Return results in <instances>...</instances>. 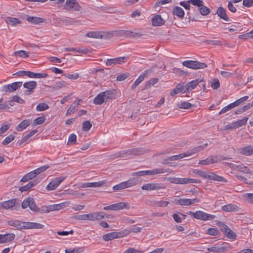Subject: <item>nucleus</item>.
<instances>
[{"label": "nucleus", "mask_w": 253, "mask_h": 253, "mask_svg": "<svg viewBox=\"0 0 253 253\" xmlns=\"http://www.w3.org/2000/svg\"><path fill=\"white\" fill-rule=\"evenodd\" d=\"M147 152V150L144 148H137L123 150L117 152L113 155V158H117L119 157H127L131 155L137 156L143 154Z\"/></svg>", "instance_id": "nucleus-1"}, {"label": "nucleus", "mask_w": 253, "mask_h": 253, "mask_svg": "<svg viewBox=\"0 0 253 253\" xmlns=\"http://www.w3.org/2000/svg\"><path fill=\"white\" fill-rule=\"evenodd\" d=\"M105 213L103 212H96L86 214L78 215L74 216V218L81 220L94 221L105 218Z\"/></svg>", "instance_id": "nucleus-2"}, {"label": "nucleus", "mask_w": 253, "mask_h": 253, "mask_svg": "<svg viewBox=\"0 0 253 253\" xmlns=\"http://www.w3.org/2000/svg\"><path fill=\"white\" fill-rule=\"evenodd\" d=\"M113 93L110 90H106L99 93L94 99L93 103L96 105H101L107 102L113 97Z\"/></svg>", "instance_id": "nucleus-3"}, {"label": "nucleus", "mask_w": 253, "mask_h": 253, "mask_svg": "<svg viewBox=\"0 0 253 253\" xmlns=\"http://www.w3.org/2000/svg\"><path fill=\"white\" fill-rule=\"evenodd\" d=\"M188 214L196 219L203 220H212L215 217L214 215L210 214L201 211H196L195 212L190 211Z\"/></svg>", "instance_id": "nucleus-4"}, {"label": "nucleus", "mask_w": 253, "mask_h": 253, "mask_svg": "<svg viewBox=\"0 0 253 253\" xmlns=\"http://www.w3.org/2000/svg\"><path fill=\"white\" fill-rule=\"evenodd\" d=\"M230 247L228 243L224 242L221 245H216L213 247L208 248V251L209 252L223 253L230 249Z\"/></svg>", "instance_id": "nucleus-5"}, {"label": "nucleus", "mask_w": 253, "mask_h": 253, "mask_svg": "<svg viewBox=\"0 0 253 253\" xmlns=\"http://www.w3.org/2000/svg\"><path fill=\"white\" fill-rule=\"evenodd\" d=\"M64 9L67 10L79 11L81 7L76 0H66L64 5Z\"/></svg>", "instance_id": "nucleus-6"}, {"label": "nucleus", "mask_w": 253, "mask_h": 253, "mask_svg": "<svg viewBox=\"0 0 253 253\" xmlns=\"http://www.w3.org/2000/svg\"><path fill=\"white\" fill-rule=\"evenodd\" d=\"M165 188V186L162 183H146L142 186V189L147 191L158 190Z\"/></svg>", "instance_id": "nucleus-7"}, {"label": "nucleus", "mask_w": 253, "mask_h": 253, "mask_svg": "<svg viewBox=\"0 0 253 253\" xmlns=\"http://www.w3.org/2000/svg\"><path fill=\"white\" fill-rule=\"evenodd\" d=\"M21 230H28L32 229H42L44 225L35 222L22 221Z\"/></svg>", "instance_id": "nucleus-8"}, {"label": "nucleus", "mask_w": 253, "mask_h": 253, "mask_svg": "<svg viewBox=\"0 0 253 253\" xmlns=\"http://www.w3.org/2000/svg\"><path fill=\"white\" fill-rule=\"evenodd\" d=\"M65 178V176H61L55 178L48 183L46 186V189L48 190H55Z\"/></svg>", "instance_id": "nucleus-9"}, {"label": "nucleus", "mask_w": 253, "mask_h": 253, "mask_svg": "<svg viewBox=\"0 0 253 253\" xmlns=\"http://www.w3.org/2000/svg\"><path fill=\"white\" fill-rule=\"evenodd\" d=\"M16 201V199H12L8 201L2 202L0 203V208L5 210H8L12 208L15 206Z\"/></svg>", "instance_id": "nucleus-10"}, {"label": "nucleus", "mask_w": 253, "mask_h": 253, "mask_svg": "<svg viewBox=\"0 0 253 253\" xmlns=\"http://www.w3.org/2000/svg\"><path fill=\"white\" fill-rule=\"evenodd\" d=\"M121 232H110L102 236L103 239L105 241H109L114 239L123 237Z\"/></svg>", "instance_id": "nucleus-11"}, {"label": "nucleus", "mask_w": 253, "mask_h": 253, "mask_svg": "<svg viewBox=\"0 0 253 253\" xmlns=\"http://www.w3.org/2000/svg\"><path fill=\"white\" fill-rule=\"evenodd\" d=\"M218 161L217 156H210L209 157L205 160H200L199 162V164L202 165H208L216 163Z\"/></svg>", "instance_id": "nucleus-12"}, {"label": "nucleus", "mask_w": 253, "mask_h": 253, "mask_svg": "<svg viewBox=\"0 0 253 253\" xmlns=\"http://www.w3.org/2000/svg\"><path fill=\"white\" fill-rule=\"evenodd\" d=\"M39 180L37 179H35L32 181H30L26 185L21 186L19 188V190L22 192L28 191L30 190L32 188L36 186L39 182Z\"/></svg>", "instance_id": "nucleus-13"}, {"label": "nucleus", "mask_w": 253, "mask_h": 253, "mask_svg": "<svg viewBox=\"0 0 253 253\" xmlns=\"http://www.w3.org/2000/svg\"><path fill=\"white\" fill-rule=\"evenodd\" d=\"M128 56L120 57L113 59H107L106 63H121L128 61Z\"/></svg>", "instance_id": "nucleus-14"}, {"label": "nucleus", "mask_w": 253, "mask_h": 253, "mask_svg": "<svg viewBox=\"0 0 253 253\" xmlns=\"http://www.w3.org/2000/svg\"><path fill=\"white\" fill-rule=\"evenodd\" d=\"M120 35L125 36L126 37H140L142 36L139 33L132 32L128 30H120L119 31Z\"/></svg>", "instance_id": "nucleus-15"}, {"label": "nucleus", "mask_w": 253, "mask_h": 253, "mask_svg": "<svg viewBox=\"0 0 253 253\" xmlns=\"http://www.w3.org/2000/svg\"><path fill=\"white\" fill-rule=\"evenodd\" d=\"M15 237L13 233L6 234L4 235H0V243H4L12 241Z\"/></svg>", "instance_id": "nucleus-16"}, {"label": "nucleus", "mask_w": 253, "mask_h": 253, "mask_svg": "<svg viewBox=\"0 0 253 253\" xmlns=\"http://www.w3.org/2000/svg\"><path fill=\"white\" fill-rule=\"evenodd\" d=\"M152 25L154 26H160L165 24V20L161 15H156L152 19Z\"/></svg>", "instance_id": "nucleus-17"}, {"label": "nucleus", "mask_w": 253, "mask_h": 253, "mask_svg": "<svg viewBox=\"0 0 253 253\" xmlns=\"http://www.w3.org/2000/svg\"><path fill=\"white\" fill-rule=\"evenodd\" d=\"M208 144L206 143L203 145L199 146L190 149L185 153V155H186V157L190 156L193 154H194L203 149H204L206 146H207Z\"/></svg>", "instance_id": "nucleus-18"}, {"label": "nucleus", "mask_w": 253, "mask_h": 253, "mask_svg": "<svg viewBox=\"0 0 253 253\" xmlns=\"http://www.w3.org/2000/svg\"><path fill=\"white\" fill-rule=\"evenodd\" d=\"M37 86V83L36 81H32L28 82H26L23 84V86L28 89V91L30 93H33L34 89Z\"/></svg>", "instance_id": "nucleus-19"}, {"label": "nucleus", "mask_w": 253, "mask_h": 253, "mask_svg": "<svg viewBox=\"0 0 253 253\" xmlns=\"http://www.w3.org/2000/svg\"><path fill=\"white\" fill-rule=\"evenodd\" d=\"M216 14L220 18L226 21H229V18L227 15L226 10L222 7L218 8L216 11Z\"/></svg>", "instance_id": "nucleus-20"}, {"label": "nucleus", "mask_w": 253, "mask_h": 253, "mask_svg": "<svg viewBox=\"0 0 253 253\" xmlns=\"http://www.w3.org/2000/svg\"><path fill=\"white\" fill-rule=\"evenodd\" d=\"M26 19L29 22L35 24H39L45 21V19L44 18L31 16H28Z\"/></svg>", "instance_id": "nucleus-21"}, {"label": "nucleus", "mask_w": 253, "mask_h": 253, "mask_svg": "<svg viewBox=\"0 0 253 253\" xmlns=\"http://www.w3.org/2000/svg\"><path fill=\"white\" fill-rule=\"evenodd\" d=\"M221 209L226 212H232L238 211L239 208L236 205L230 204L222 206Z\"/></svg>", "instance_id": "nucleus-22"}, {"label": "nucleus", "mask_w": 253, "mask_h": 253, "mask_svg": "<svg viewBox=\"0 0 253 253\" xmlns=\"http://www.w3.org/2000/svg\"><path fill=\"white\" fill-rule=\"evenodd\" d=\"M248 118L245 117L242 119L239 120L236 122H233L231 123V127L234 128V129L240 127L247 124L248 121Z\"/></svg>", "instance_id": "nucleus-23"}, {"label": "nucleus", "mask_w": 253, "mask_h": 253, "mask_svg": "<svg viewBox=\"0 0 253 253\" xmlns=\"http://www.w3.org/2000/svg\"><path fill=\"white\" fill-rule=\"evenodd\" d=\"M22 221L16 219H11L7 221L8 225L13 226L17 229L21 230Z\"/></svg>", "instance_id": "nucleus-24"}, {"label": "nucleus", "mask_w": 253, "mask_h": 253, "mask_svg": "<svg viewBox=\"0 0 253 253\" xmlns=\"http://www.w3.org/2000/svg\"><path fill=\"white\" fill-rule=\"evenodd\" d=\"M113 211H119L124 209H129L130 205L128 203L120 202L113 204Z\"/></svg>", "instance_id": "nucleus-25"}, {"label": "nucleus", "mask_w": 253, "mask_h": 253, "mask_svg": "<svg viewBox=\"0 0 253 253\" xmlns=\"http://www.w3.org/2000/svg\"><path fill=\"white\" fill-rule=\"evenodd\" d=\"M232 165V167L235 169L239 170L242 172L244 173H251V171L249 169L248 167L244 166L243 164H241L239 165H236L235 164H231Z\"/></svg>", "instance_id": "nucleus-26"}, {"label": "nucleus", "mask_w": 253, "mask_h": 253, "mask_svg": "<svg viewBox=\"0 0 253 253\" xmlns=\"http://www.w3.org/2000/svg\"><path fill=\"white\" fill-rule=\"evenodd\" d=\"M165 169H156L153 170H145V175H155L156 174L164 173L167 172Z\"/></svg>", "instance_id": "nucleus-27"}, {"label": "nucleus", "mask_w": 253, "mask_h": 253, "mask_svg": "<svg viewBox=\"0 0 253 253\" xmlns=\"http://www.w3.org/2000/svg\"><path fill=\"white\" fill-rule=\"evenodd\" d=\"M240 153L246 156H250L253 154V146L249 145L240 149Z\"/></svg>", "instance_id": "nucleus-28"}, {"label": "nucleus", "mask_w": 253, "mask_h": 253, "mask_svg": "<svg viewBox=\"0 0 253 253\" xmlns=\"http://www.w3.org/2000/svg\"><path fill=\"white\" fill-rule=\"evenodd\" d=\"M200 82L201 81H199L198 80H195L189 82L185 85L186 89L184 91L188 92L194 89Z\"/></svg>", "instance_id": "nucleus-29"}, {"label": "nucleus", "mask_w": 253, "mask_h": 253, "mask_svg": "<svg viewBox=\"0 0 253 253\" xmlns=\"http://www.w3.org/2000/svg\"><path fill=\"white\" fill-rule=\"evenodd\" d=\"M124 182L125 183L126 188H129L133 186L136 185L140 182V180L137 177H132L129 179L128 180Z\"/></svg>", "instance_id": "nucleus-30"}, {"label": "nucleus", "mask_w": 253, "mask_h": 253, "mask_svg": "<svg viewBox=\"0 0 253 253\" xmlns=\"http://www.w3.org/2000/svg\"><path fill=\"white\" fill-rule=\"evenodd\" d=\"M103 185V182H86L83 183L81 187L82 188H87V187H98L101 186Z\"/></svg>", "instance_id": "nucleus-31"}, {"label": "nucleus", "mask_w": 253, "mask_h": 253, "mask_svg": "<svg viewBox=\"0 0 253 253\" xmlns=\"http://www.w3.org/2000/svg\"><path fill=\"white\" fill-rule=\"evenodd\" d=\"M173 13L180 18H182L184 15V11L183 9L179 6H175L173 9Z\"/></svg>", "instance_id": "nucleus-32"}, {"label": "nucleus", "mask_w": 253, "mask_h": 253, "mask_svg": "<svg viewBox=\"0 0 253 253\" xmlns=\"http://www.w3.org/2000/svg\"><path fill=\"white\" fill-rule=\"evenodd\" d=\"M152 72L151 70H147L145 71L144 73L141 74L138 79L135 81L136 84L139 85L145 79V77H147L149 74Z\"/></svg>", "instance_id": "nucleus-33"}, {"label": "nucleus", "mask_w": 253, "mask_h": 253, "mask_svg": "<svg viewBox=\"0 0 253 253\" xmlns=\"http://www.w3.org/2000/svg\"><path fill=\"white\" fill-rule=\"evenodd\" d=\"M6 21L8 24L12 26H15L17 24L21 23V21L19 19L11 17H7Z\"/></svg>", "instance_id": "nucleus-34"}, {"label": "nucleus", "mask_w": 253, "mask_h": 253, "mask_svg": "<svg viewBox=\"0 0 253 253\" xmlns=\"http://www.w3.org/2000/svg\"><path fill=\"white\" fill-rule=\"evenodd\" d=\"M29 125L30 121L29 120H24L17 126L16 129L19 131H22L29 126Z\"/></svg>", "instance_id": "nucleus-35"}, {"label": "nucleus", "mask_w": 253, "mask_h": 253, "mask_svg": "<svg viewBox=\"0 0 253 253\" xmlns=\"http://www.w3.org/2000/svg\"><path fill=\"white\" fill-rule=\"evenodd\" d=\"M79 104V103L78 102L74 101L70 106L69 108L67 110L66 112V115H70L74 113L76 111H77V109L76 108V107L78 106Z\"/></svg>", "instance_id": "nucleus-36"}, {"label": "nucleus", "mask_w": 253, "mask_h": 253, "mask_svg": "<svg viewBox=\"0 0 253 253\" xmlns=\"http://www.w3.org/2000/svg\"><path fill=\"white\" fill-rule=\"evenodd\" d=\"M175 203L176 205H180L182 206H189L190 205V201L189 199L180 198L175 200Z\"/></svg>", "instance_id": "nucleus-37"}, {"label": "nucleus", "mask_w": 253, "mask_h": 253, "mask_svg": "<svg viewBox=\"0 0 253 253\" xmlns=\"http://www.w3.org/2000/svg\"><path fill=\"white\" fill-rule=\"evenodd\" d=\"M225 230L223 232L224 234L228 237L230 239H235L236 237V234L232 231L229 227L228 226L227 227H225Z\"/></svg>", "instance_id": "nucleus-38"}, {"label": "nucleus", "mask_w": 253, "mask_h": 253, "mask_svg": "<svg viewBox=\"0 0 253 253\" xmlns=\"http://www.w3.org/2000/svg\"><path fill=\"white\" fill-rule=\"evenodd\" d=\"M14 102H16L21 104L25 103L24 100L22 98L17 95H15L12 97V99L9 102V105L13 106Z\"/></svg>", "instance_id": "nucleus-39"}, {"label": "nucleus", "mask_w": 253, "mask_h": 253, "mask_svg": "<svg viewBox=\"0 0 253 253\" xmlns=\"http://www.w3.org/2000/svg\"><path fill=\"white\" fill-rule=\"evenodd\" d=\"M186 157V155L184 153L179 154L168 157L166 160V161H176L178 160Z\"/></svg>", "instance_id": "nucleus-40"}, {"label": "nucleus", "mask_w": 253, "mask_h": 253, "mask_svg": "<svg viewBox=\"0 0 253 253\" xmlns=\"http://www.w3.org/2000/svg\"><path fill=\"white\" fill-rule=\"evenodd\" d=\"M194 105L187 101L181 102L177 104V107L178 108L184 109H190Z\"/></svg>", "instance_id": "nucleus-41"}, {"label": "nucleus", "mask_w": 253, "mask_h": 253, "mask_svg": "<svg viewBox=\"0 0 253 253\" xmlns=\"http://www.w3.org/2000/svg\"><path fill=\"white\" fill-rule=\"evenodd\" d=\"M67 85V84L66 82L63 81H59L58 82H55L53 86L52 87L55 89H59L62 87L66 86Z\"/></svg>", "instance_id": "nucleus-42"}, {"label": "nucleus", "mask_w": 253, "mask_h": 253, "mask_svg": "<svg viewBox=\"0 0 253 253\" xmlns=\"http://www.w3.org/2000/svg\"><path fill=\"white\" fill-rule=\"evenodd\" d=\"M249 98L248 96H245L243 97H241L237 100H236L235 102L232 103V104L233 105L234 108L236 107H237L241 105V104L245 102L246 101H247Z\"/></svg>", "instance_id": "nucleus-43"}, {"label": "nucleus", "mask_w": 253, "mask_h": 253, "mask_svg": "<svg viewBox=\"0 0 253 253\" xmlns=\"http://www.w3.org/2000/svg\"><path fill=\"white\" fill-rule=\"evenodd\" d=\"M188 68L193 69H203L207 67V64H183Z\"/></svg>", "instance_id": "nucleus-44"}, {"label": "nucleus", "mask_w": 253, "mask_h": 253, "mask_svg": "<svg viewBox=\"0 0 253 253\" xmlns=\"http://www.w3.org/2000/svg\"><path fill=\"white\" fill-rule=\"evenodd\" d=\"M14 54L16 57H19L23 58H25L29 56V53L22 50L15 51L14 52Z\"/></svg>", "instance_id": "nucleus-45"}, {"label": "nucleus", "mask_w": 253, "mask_h": 253, "mask_svg": "<svg viewBox=\"0 0 253 253\" xmlns=\"http://www.w3.org/2000/svg\"><path fill=\"white\" fill-rule=\"evenodd\" d=\"M198 10L202 15H207L210 13V9L203 4L199 8Z\"/></svg>", "instance_id": "nucleus-46"}, {"label": "nucleus", "mask_w": 253, "mask_h": 253, "mask_svg": "<svg viewBox=\"0 0 253 253\" xmlns=\"http://www.w3.org/2000/svg\"><path fill=\"white\" fill-rule=\"evenodd\" d=\"M183 90L184 87L182 85L179 84L173 89L170 95L172 96H174L175 95L182 91Z\"/></svg>", "instance_id": "nucleus-47"}, {"label": "nucleus", "mask_w": 253, "mask_h": 253, "mask_svg": "<svg viewBox=\"0 0 253 253\" xmlns=\"http://www.w3.org/2000/svg\"><path fill=\"white\" fill-rule=\"evenodd\" d=\"M126 188L125 182H121L113 187V189L115 191H118Z\"/></svg>", "instance_id": "nucleus-48"}, {"label": "nucleus", "mask_w": 253, "mask_h": 253, "mask_svg": "<svg viewBox=\"0 0 253 253\" xmlns=\"http://www.w3.org/2000/svg\"><path fill=\"white\" fill-rule=\"evenodd\" d=\"M49 108L48 105L45 103H41L37 105L36 110L38 111H42Z\"/></svg>", "instance_id": "nucleus-49"}, {"label": "nucleus", "mask_w": 253, "mask_h": 253, "mask_svg": "<svg viewBox=\"0 0 253 253\" xmlns=\"http://www.w3.org/2000/svg\"><path fill=\"white\" fill-rule=\"evenodd\" d=\"M86 36L92 38H101L102 35L97 32H90L86 34Z\"/></svg>", "instance_id": "nucleus-50"}, {"label": "nucleus", "mask_w": 253, "mask_h": 253, "mask_svg": "<svg viewBox=\"0 0 253 253\" xmlns=\"http://www.w3.org/2000/svg\"><path fill=\"white\" fill-rule=\"evenodd\" d=\"M193 172L194 174L198 175L199 176L202 177L204 178H207V177L208 176V173L204 171H202V170H198V169H194L193 170Z\"/></svg>", "instance_id": "nucleus-51"}, {"label": "nucleus", "mask_w": 253, "mask_h": 253, "mask_svg": "<svg viewBox=\"0 0 253 253\" xmlns=\"http://www.w3.org/2000/svg\"><path fill=\"white\" fill-rule=\"evenodd\" d=\"M92 126V124L89 121H84L83 123L82 129L84 131H88Z\"/></svg>", "instance_id": "nucleus-52"}, {"label": "nucleus", "mask_w": 253, "mask_h": 253, "mask_svg": "<svg viewBox=\"0 0 253 253\" xmlns=\"http://www.w3.org/2000/svg\"><path fill=\"white\" fill-rule=\"evenodd\" d=\"M211 86L213 89H217L220 87V83L218 79L214 78L211 82Z\"/></svg>", "instance_id": "nucleus-53"}, {"label": "nucleus", "mask_w": 253, "mask_h": 253, "mask_svg": "<svg viewBox=\"0 0 253 253\" xmlns=\"http://www.w3.org/2000/svg\"><path fill=\"white\" fill-rule=\"evenodd\" d=\"M49 168V166L44 165L34 170L35 171L36 175H37L41 173V172L45 171Z\"/></svg>", "instance_id": "nucleus-54"}, {"label": "nucleus", "mask_w": 253, "mask_h": 253, "mask_svg": "<svg viewBox=\"0 0 253 253\" xmlns=\"http://www.w3.org/2000/svg\"><path fill=\"white\" fill-rule=\"evenodd\" d=\"M63 203H61L60 204H55L53 205H50L49 206V210L51 211H57L61 210L62 208H63Z\"/></svg>", "instance_id": "nucleus-55"}, {"label": "nucleus", "mask_w": 253, "mask_h": 253, "mask_svg": "<svg viewBox=\"0 0 253 253\" xmlns=\"http://www.w3.org/2000/svg\"><path fill=\"white\" fill-rule=\"evenodd\" d=\"M50 211L49 210V206H44L41 208H38L36 212H38L41 213H47Z\"/></svg>", "instance_id": "nucleus-56"}, {"label": "nucleus", "mask_w": 253, "mask_h": 253, "mask_svg": "<svg viewBox=\"0 0 253 253\" xmlns=\"http://www.w3.org/2000/svg\"><path fill=\"white\" fill-rule=\"evenodd\" d=\"M219 233L218 230L214 228H210L207 230V233L212 236L217 235Z\"/></svg>", "instance_id": "nucleus-57"}, {"label": "nucleus", "mask_w": 253, "mask_h": 253, "mask_svg": "<svg viewBox=\"0 0 253 253\" xmlns=\"http://www.w3.org/2000/svg\"><path fill=\"white\" fill-rule=\"evenodd\" d=\"M159 81L158 78H153L150 79L146 85V88H148L156 84Z\"/></svg>", "instance_id": "nucleus-58"}, {"label": "nucleus", "mask_w": 253, "mask_h": 253, "mask_svg": "<svg viewBox=\"0 0 253 253\" xmlns=\"http://www.w3.org/2000/svg\"><path fill=\"white\" fill-rule=\"evenodd\" d=\"M45 120V118L44 116L38 117L34 120V124L35 125H41L44 123Z\"/></svg>", "instance_id": "nucleus-59"}, {"label": "nucleus", "mask_w": 253, "mask_h": 253, "mask_svg": "<svg viewBox=\"0 0 253 253\" xmlns=\"http://www.w3.org/2000/svg\"><path fill=\"white\" fill-rule=\"evenodd\" d=\"M234 107L233 106V104H232V103H230V104L228 105L227 106L223 107L221 110V111H220V112L219 113V114L220 115V114H223V113H226V112H227L228 111L230 110V109H232L233 108H234Z\"/></svg>", "instance_id": "nucleus-60"}, {"label": "nucleus", "mask_w": 253, "mask_h": 253, "mask_svg": "<svg viewBox=\"0 0 253 253\" xmlns=\"http://www.w3.org/2000/svg\"><path fill=\"white\" fill-rule=\"evenodd\" d=\"M84 251L83 248L65 250V253H80Z\"/></svg>", "instance_id": "nucleus-61"}, {"label": "nucleus", "mask_w": 253, "mask_h": 253, "mask_svg": "<svg viewBox=\"0 0 253 253\" xmlns=\"http://www.w3.org/2000/svg\"><path fill=\"white\" fill-rule=\"evenodd\" d=\"M14 139V136L12 135H10L7 136L2 141V143L3 145H7L10 143Z\"/></svg>", "instance_id": "nucleus-62"}, {"label": "nucleus", "mask_w": 253, "mask_h": 253, "mask_svg": "<svg viewBox=\"0 0 253 253\" xmlns=\"http://www.w3.org/2000/svg\"><path fill=\"white\" fill-rule=\"evenodd\" d=\"M22 84V82H17L12 83L10 85L13 91L16 90L18 88H20Z\"/></svg>", "instance_id": "nucleus-63"}, {"label": "nucleus", "mask_w": 253, "mask_h": 253, "mask_svg": "<svg viewBox=\"0 0 253 253\" xmlns=\"http://www.w3.org/2000/svg\"><path fill=\"white\" fill-rule=\"evenodd\" d=\"M29 208L30 210L36 212L37 210L38 207L36 206L35 202L33 198H31Z\"/></svg>", "instance_id": "nucleus-64"}]
</instances>
